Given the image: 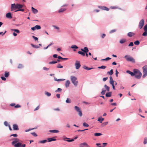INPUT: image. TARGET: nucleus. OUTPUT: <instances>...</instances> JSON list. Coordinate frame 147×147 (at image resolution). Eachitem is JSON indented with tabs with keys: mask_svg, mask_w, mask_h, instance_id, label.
Here are the masks:
<instances>
[{
	"mask_svg": "<svg viewBox=\"0 0 147 147\" xmlns=\"http://www.w3.org/2000/svg\"><path fill=\"white\" fill-rule=\"evenodd\" d=\"M135 74V78L138 79H140L142 76V73L139 70L137 69H134L133 71Z\"/></svg>",
	"mask_w": 147,
	"mask_h": 147,
	"instance_id": "obj_1",
	"label": "nucleus"
},
{
	"mask_svg": "<svg viewBox=\"0 0 147 147\" xmlns=\"http://www.w3.org/2000/svg\"><path fill=\"white\" fill-rule=\"evenodd\" d=\"M25 7L24 5L19 3H17V10L15 11V12L18 11H24V9H23Z\"/></svg>",
	"mask_w": 147,
	"mask_h": 147,
	"instance_id": "obj_2",
	"label": "nucleus"
},
{
	"mask_svg": "<svg viewBox=\"0 0 147 147\" xmlns=\"http://www.w3.org/2000/svg\"><path fill=\"white\" fill-rule=\"evenodd\" d=\"M70 78L72 83L75 86H77L78 83V81H76L77 78L74 76H71L70 77Z\"/></svg>",
	"mask_w": 147,
	"mask_h": 147,
	"instance_id": "obj_3",
	"label": "nucleus"
},
{
	"mask_svg": "<svg viewBox=\"0 0 147 147\" xmlns=\"http://www.w3.org/2000/svg\"><path fill=\"white\" fill-rule=\"evenodd\" d=\"M104 87L105 88V90L103 88L102 89V91L101 92V94L102 95H104L107 91V92H109L110 91V87L107 86L106 84H105L104 86Z\"/></svg>",
	"mask_w": 147,
	"mask_h": 147,
	"instance_id": "obj_4",
	"label": "nucleus"
},
{
	"mask_svg": "<svg viewBox=\"0 0 147 147\" xmlns=\"http://www.w3.org/2000/svg\"><path fill=\"white\" fill-rule=\"evenodd\" d=\"M124 58H125L127 61H130L133 63H135V61L134 59L131 57L127 55H125Z\"/></svg>",
	"mask_w": 147,
	"mask_h": 147,
	"instance_id": "obj_5",
	"label": "nucleus"
},
{
	"mask_svg": "<svg viewBox=\"0 0 147 147\" xmlns=\"http://www.w3.org/2000/svg\"><path fill=\"white\" fill-rule=\"evenodd\" d=\"M74 108L75 110L78 113V114L80 117L82 116V113L81 109L77 106H75Z\"/></svg>",
	"mask_w": 147,
	"mask_h": 147,
	"instance_id": "obj_6",
	"label": "nucleus"
},
{
	"mask_svg": "<svg viewBox=\"0 0 147 147\" xmlns=\"http://www.w3.org/2000/svg\"><path fill=\"white\" fill-rule=\"evenodd\" d=\"M143 74L142 77L145 78L147 76V66L145 65L143 67Z\"/></svg>",
	"mask_w": 147,
	"mask_h": 147,
	"instance_id": "obj_7",
	"label": "nucleus"
},
{
	"mask_svg": "<svg viewBox=\"0 0 147 147\" xmlns=\"http://www.w3.org/2000/svg\"><path fill=\"white\" fill-rule=\"evenodd\" d=\"M144 23V20L143 19L141 20L138 24V28L140 29H141L143 27Z\"/></svg>",
	"mask_w": 147,
	"mask_h": 147,
	"instance_id": "obj_8",
	"label": "nucleus"
},
{
	"mask_svg": "<svg viewBox=\"0 0 147 147\" xmlns=\"http://www.w3.org/2000/svg\"><path fill=\"white\" fill-rule=\"evenodd\" d=\"M16 9H17V3L16 4L15 3L11 4V11H14Z\"/></svg>",
	"mask_w": 147,
	"mask_h": 147,
	"instance_id": "obj_9",
	"label": "nucleus"
},
{
	"mask_svg": "<svg viewBox=\"0 0 147 147\" xmlns=\"http://www.w3.org/2000/svg\"><path fill=\"white\" fill-rule=\"evenodd\" d=\"M75 65L76 69H79L81 66L80 61H76Z\"/></svg>",
	"mask_w": 147,
	"mask_h": 147,
	"instance_id": "obj_10",
	"label": "nucleus"
},
{
	"mask_svg": "<svg viewBox=\"0 0 147 147\" xmlns=\"http://www.w3.org/2000/svg\"><path fill=\"white\" fill-rule=\"evenodd\" d=\"M80 147H91L86 143L84 142L79 144Z\"/></svg>",
	"mask_w": 147,
	"mask_h": 147,
	"instance_id": "obj_11",
	"label": "nucleus"
},
{
	"mask_svg": "<svg viewBox=\"0 0 147 147\" xmlns=\"http://www.w3.org/2000/svg\"><path fill=\"white\" fill-rule=\"evenodd\" d=\"M13 140L12 142V144L13 145H14L20 141L19 139L17 138H14L13 139Z\"/></svg>",
	"mask_w": 147,
	"mask_h": 147,
	"instance_id": "obj_12",
	"label": "nucleus"
},
{
	"mask_svg": "<svg viewBox=\"0 0 147 147\" xmlns=\"http://www.w3.org/2000/svg\"><path fill=\"white\" fill-rule=\"evenodd\" d=\"M98 7L99 8H100L102 10H106L107 11H108L109 10V9L105 6H98Z\"/></svg>",
	"mask_w": 147,
	"mask_h": 147,
	"instance_id": "obj_13",
	"label": "nucleus"
},
{
	"mask_svg": "<svg viewBox=\"0 0 147 147\" xmlns=\"http://www.w3.org/2000/svg\"><path fill=\"white\" fill-rule=\"evenodd\" d=\"M81 50L82 51L85 53H87L89 51L88 48L86 47H84V49H81Z\"/></svg>",
	"mask_w": 147,
	"mask_h": 147,
	"instance_id": "obj_14",
	"label": "nucleus"
},
{
	"mask_svg": "<svg viewBox=\"0 0 147 147\" xmlns=\"http://www.w3.org/2000/svg\"><path fill=\"white\" fill-rule=\"evenodd\" d=\"M13 129L14 130H18L19 129L18 125L16 124L13 125Z\"/></svg>",
	"mask_w": 147,
	"mask_h": 147,
	"instance_id": "obj_15",
	"label": "nucleus"
},
{
	"mask_svg": "<svg viewBox=\"0 0 147 147\" xmlns=\"http://www.w3.org/2000/svg\"><path fill=\"white\" fill-rule=\"evenodd\" d=\"M135 35V34L133 32H128L127 34V35L129 37H131L132 36Z\"/></svg>",
	"mask_w": 147,
	"mask_h": 147,
	"instance_id": "obj_16",
	"label": "nucleus"
},
{
	"mask_svg": "<svg viewBox=\"0 0 147 147\" xmlns=\"http://www.w3.org/2000/svg\"><path fill=\"white\" fill-rule=\"evenodd\" d=\"M14 146L15 147H21L22 146V144L21 142H18L15 144Z\"/></svg>",
	"mask_w": 147,
	"mask_h": 147,
	"instance_id": "obj_17",
	"label": "nucleus"
},
{
	"mask_svg": "<svg viewBox=\"0 0 147 147\" xmlns=\"http://www.w3.org/2000/svg\"><path fill=\"white\" fill-rule=\"evenodd\" d=\"M48 142H51L53 141H55L56 139L55 137H52L51 138H48L47 139Z\"/></svg>",
	"mask_w": 147,
	"mask_h": 147,
	"instance_id": "obj_18",
	"label": "nucleus"
},
{
	"mask_svg": "<svg viewBox=\"0 0 147 147\" xmlns=\"http://www.w3.org/2000/svg\"><path fill=\"white\" fill-rule=\"evenodd\" d=\"M6 17L7 18L11 19L12 18L11 14V13L9 12L6 14Z\"/></svg>",
	"mask_w": 147,
	"mask_h": 147,
	"instance_id": "obj_19",
	"label": "nucleus"
},
{
	"mask_svg": "<svg viewBox=\"0 0 147 147\" xmlns=\"http://www.w3.org/2000/svg\"><path fill=\"white\" fill-rule=\"evenodd\" d=\"M111 95L112 92H110L107 93L105 94V96L107 97H111Z\"/></svg>",
	"mask_w": 147,
	"mask_h": 147,
	"instance_id": "obj_20",
	"label": "nucleus"
},
{
	"mask_svg": "<svg viewBox=\"0 0 147 147\" xmlns=\"http://www.w3.org/2000/svg\"><path fill=\"white\" fill-rule=\"evenodd\" d=\"M70 84V81L69 80L66 81L65 83V86L66 88H67L69 86Z\"/></svg>",
	"mask_w": 147,
	"mask_h": 147,
	"instance_id": "obj_21",
	"label": "nucleus"
},
{
	"mask_svg": "<svg viewBox=\"0 0 147 147\" xmlns=\"http://www.w3.org/2000/svg\"><path fill=\"white\" fill-rule=\"evenodd\" d=\"M32 11L34 13H36L38 12V10L34 8L33 7H31Z\"/></svg>",
	"mask_w": 147,
	"mask_h": 147,
	"instance_id": "obj_22",
	"label": "nucleus"
},
{
	"mask_svg": "<svg viewBox=\"0 0 147 147\" xmlns=\"http://www.w3.org/2000/svg\"><path fill=\"white\" fill-rule=\"evenodd\" d=\"M127 73L130 74L132 76H135V74H134V72H132L129 70L127 71Z\"/></svg>",
	"mask_w": 147,
	"mask_h": 147,
	"instance_id": "obj_23",
	"label": "nucleus"
},
{
	"mask_svg": "<svg viewBox=\"0 0 147 147\" xmlns=\"http://www.w3.org/2000/svg\"><path fill=\"white\" fill-rule=\"evenodd\" d=\"M83 68L88 70H90L94 68L93 67L88 68L86 66H83Z\"/></svg>",
	"mask_w": 147,
	"mask_h": 147,
	"instance_id": "obj_24",
	"label": "nucleus"
},
{
	"mask_svg": "<svg viewBox=\"0 0 147 147\" xmlns=\"http://www.w3.org/2000/svg\"><path fill=\"white\" fill-rule=\"evenodd\" d=\"M104 118H102L101 117H98V121H99L100 123H102V121H104Z\"/></svg>",
	"mask_w": 147,
	"mask_h": 147,
	"instance_id": "obj_25",
	"label": "nucleus"
},
{
	"mask_svg": "<svg viewBox=\"0 0 147 147\" xmlns=\"http://www.w3.org/2000/svg\"><path fill=\"white\" fill-rule=\"evenodd\" d=\"M78 53L80 54L81 55L83 56H84L85 55V53L82 51H79L78 52Z\"/></svg>",
	"mask_w": 147,
	"mask_h": 147,
	"instance_id": "obj_26",
	"label": "nucleus"
},
{
	"mask_svg": "<svg viewBox=\"0 0 147 147\" xmlns=\"http://www.w3.org/2000/svg\"><path fill=\"white\" fill-rule=\"evenodd\" d=\"M66 9L65 8H61L59 10L58 12L59 13H62L65 11Z\"/></svg>",
	"mask_w": 147,
	"mask_h": 147,
	"instance_id": "obj_27",
	"label": "nucleus"
},
{
	"mask_svg": "<svg viewBox=\"0 0 147 147\" xmlns=\"http://www.w3.org/2000/svg\"><path fill=\"white\" fill-rule=\"evenodd\" d=\"M126 41V40L125 39L123 38L121 39L119 41V43L121 44H123Z\"/></svg>",
	"mask_w": 147,
	"mask_h": 147,
	"instance_id": "obj_28",
	"label": "nucleus"
},
{
	"mask_svg": "<svg viewBox=\"0 0 147 147\" xmlns=\"http://www.w3.org/2000/svg\"><path fill=\"white\" fill-rule=\"evenodd\" d=\"M54 80L55 81H57L59 82L61 81H64L65 80V79H57L55 77H54Z\"/></svg>",
	"mask_w": 147,
	"mask_h": 147,
	"instance_id": "obj_29",
	"label": "nucleus"
},
{
	"mask_svg": "<svg viewBox=\"0 0 147 147\" xmlns=\"http://www.w3.org/2000/svg\"><path fill=\"white\" fill-rule=\"evenodd\" d=\"M47 142V140H42L40 141L38 143L40 144H44Z\"/></svg>",
	"mask_w": 147,
	"mask_h": 147,
	"instance_id": "obj_30",
	"label": "nucleus"
},
{
	"mask_svg": "<svg viewBox=\"0 0 147 147\" xmlns=\"http://www.w3.org/2000/svg\"><path fill=\"white\" fill-rule=\"evenodd\" d=\"M107 74H109L110 75H112L113 74V70L111 69L110 71H108Z\"/></svg>",
	"mask_w": 147,
	"mask_h": 147,
	"instance_id": "obj_31",
	"label": "nucleus"
},
{
	"mask_svg": "<svg viewBox=\"0 0 147 147\" xmlns=\"http://www.w3.org/2000/svg\"><path fill=\"white\" fill-rule=\"evenodd\" d=\"M102 134L100 133H96L94 134V136H99L102 135Z\"/></svg>",
	"mask_w": 147,
	"mask_h": 147,
	"instance_id": "obj_32",
	"label": "nucleus"
},
{
	"mask_svg": "<svg viewBox=\"0 0 147 147\" xmlns=\"http://www.w3.org/2000/svg\"><path fill=\"white\" fill-rule=\"evenodd\" d=\"M9 72H8L7 71H5V76L6 78H7L9 76Z\"/></svg>",
	"mask_w": 147,
	"mask_h": 147,
	"instance_id": "obj_33",
	"label": "nucleus"
},
{
	"mask_svg": "<svg viewBox=\"0 0 147 147\" xmlns=\"http://www.w3.org/2000/svg\"><path fill=\"white\" fill-rule=\"evenodd\" d=\"M144 31L142 34V35L144 36H147V30H144Z\"/></svg>",
	"mask_w": 147,
	"mask_h": 147,
	"instance_id": "obj_34",
	"label": "nucleus"
},
{
	"mask_svg": "<svg viewBox=\"0 0 147 147\" xmlns=\"http://www.w3.org/2000/svg\"><path fill=\"white\" fill-rule=\"evenodd\" d=\"M50 131L51 132L53 133H57L59 132V131L58 130H51Z\"/></svg>",
	"mask_w": 147,
	"mask_h": 147,
	"instance_id": "obj_35",
	"label": "nucleus"
},
{
	"mask_svg": "<svg viewBox=\"0 0 147 147\" xmlns=\"http://www.w3.org/2000/svg\"><path fill=\"white\" fill-rule=\"evenodd\" d=\"M36 29L39 30L41 29V27L40 26L36 25L35 26Z\"/></svg>",
	"mask_w": 147,
	"mask_h": 147,
	"instance_id": "obj_36",
	"label": "nucleus"
},
{
	"mask_svg": "<svg viewBox=\"0 0 147 147\" xmlns=\"http://www.w3.org/2000/svg\"><path fill=\"white\" fill-rule=\"evenodd\" d=\"M24 66L21 64H19L18 67V68L19 69H21L23 68Z\"/></svg>",
	"mask_w": 147,
	"mask_h": 147,
	"instance_id": "obj_37",
	"label": "nucleus"
},
{
	"mask_svg": "<svg viewBox=\"0 0 147 147\" xmlns=\"http://www.w3.org/2000/svg\"><path fill=\"white\" fill-rule=\"evenodd\" d=\"M31 45L32 46V47H33L35 48H38L39 47V46L37 45H34L32 44H31Z\"/></svg>",
	"mask_w": 147,
	"mask_h": 147,
	"instance_id": "obj_38",
	"label": "nucleus"
},
{
	"mask_svg": "<svg viewBox=\"0 0 147 147\" xmlns=\"http://www.w3.org/2000/svg\"><path fill=\"white\" fill-rule=\"evenodd\" d=\"M111 59V58H110V57H108L105 59H102L101 60L102 61H107L108 60H110Z\"/></svg>",
	"mask_w": 147,
	"mask_h": 147,
	"instance_id": "obj_39",
	"label": "nucleus"
},
{
	"mask_svg": "<svg viewBox=\"0 0 147 147\" xmlns=\"http://www.w3.org/2000/svg\"><path fill=\"white\" fill-rule=\"evenodd\" d=\"M83 126L86 127H88L89 126V125L87 123H86L85 122H84L83 123L82 125Z\"/></svg>",
	"mask_w": 147,
	"mask_h": 147,
	"instance_id": "obj_40",
	"label": "nucleus"
},
{
	"mask_svg": "<svg viewBox=\"0 0 147 147\" xmlns=\"http://www.w3.org/2000/svg\"><path fill=\"white\" fill-rule=\"evenodd\" d=\"M62 89L61 88H58L55 91V92H61L62 91Z\"/></svg>",
	"mask_w": 147,
	"mask_h": 147,
	"instance_id": "obj_41",
	"label": "nucleus"
},
{
	"mask_svg": "<svg viewBox=\"0 0 147 147\" xmlns=\"http://www.w3.org/2000/svg\"><path fill=\"white\" fill-rule=\"evenodd\" d=\"M134 43L135 45H138L140 44V42L139 40H137L134 42Z\"/></svg>",
	"mask_w": 147,
	"mask_h": 147,
	"instance_id": "obj_42",
	"label": "nucleus"
},
{
	"mask_svg": "<svg viewBox=\"0 0 147 147\" xmlns=\"http://www.w3.org/2000/svg\"><path fill=\"white\" fill-rule=\"evenodd\" d=\"M71 48L72 49H77L78 48V47L77 46L75 45H72L71 47Z\"/></svg>",
	"mask_w": 147,
	"mask_h": 147,
	"instance_id": "obj_43",
	"label": "nucleus"
},
{
	"mask_svg": "<svg viewBox=\"0 0 147 147\" xmlns=\"http://www.w3.org/2000/svg\"><path fill=\"white\" fill-rule=\"evenodd\" d=\"M66 102L67 103H70L71 102V100L69 98H67L66 100Z\"/></svg>",
	"mask_w": 147,
	"mask_h": 147,
	"instance_id": "obj_44",
	"label": "nucleus"
},
{
	"mask_svg": "<svg viewBox=\"0 0 147 147\" xmlns=\"http://www.w3.org/2000/svg\"><path fill=\"white\" fill-rule=\"evenodd\" d=\"M107 144V143H103L102 144V145L99 146V147H105Z\"/></svg>",
	"mask_w": 147,
	"mask_h": 147,
	"instance_id": "obj_45",
	"label": "nucleus"
},
{
	"mask_svg": "<svg viewBox=\"0 0 147 147\" xmlns=\"http://www.w3.org/2000/svg\"><path fill=\"white\" fill-rule=\"evenodd\" d=\"M106 67V66L104 65H102L101 66L98 67V68L99 69H105Z\"/></svg>",
	"mask_w": 147,
	"mask_h": 147,
	"instance_id": "obj_46",
	"label": "nucleus"
},
{
	"mask_svg": "<svg viewBox=\"0 0 147 147\" xmlns=\"http://www.w3.org/2000/svg\"><path fill=\"white\" fill-rule=\"evenodd\" d=\"M45 94L48 96H51V93L48 92H45Z\"/></svg>",
	"mask_w": 147,
	"mask_h": 147,
	"instance_id": "obj_47",
	"label": "nucleus"
},
{
	"mask_svg": "<svg viewBox=\"0 0 147 147\" xmlns=\"http://www.w3.org/2000/svg\"><path fill=\"white\" fill-rule=\"evenodd\" d=\"M57 62V61H52L49 62V64H53L56 63Z\"/></svg>",
	"mask_w": 147,
	"mask_h": 147,
	"instance_id": "obj_48",
	"label": "nucleus"
},
{
	"mask_svg": "<svg viewBox=\"0 0 147 147\" xmlns=\"http://www.w3.org/2000/svg\"><path fill=\"white\" fill-rule=\"evenodd\" d=\"M143 143L144 144H145L147 143V138H145L144 140Z\"/></svg>",
	"mask_w": 147,
	"mask_h": 147,
	"instance_id": "obj_49",
	"label": "nucleus"
},
{
	"mask_svg": "<svg viewBox=\"0 0 147 147\" xmlns=\"http://www.w3.org/2000/svg\"><path fill=\"white\" fill-rule=\"evenodd\" d=\"M31 134L34 136L35 137H36L37 136L35 132H33L32 133H31Z\"/></svg>",
	"mask_w": 147,
	"mask_h": 147,
	"instance_id": "obj_50",
	"label": "nucleus"
},
{
	"mask_svg": "<svg viewBox=\"0 0 147 147\" xmlns=\"http://www.w3.org/2000/svg\"><path fill=\"white\" fill-rule=\"evenodd\" d=\"M116 30L115 29H113V30H112L110 31V32H109V33L111 34L115 32L116 31Z\"/></svg>",
	"mask_w": 147,
	"mask_h": 147,
	"instance_id": "obj_51",
	"label": "nucleus"
},
{
	"mask_svg": "<svg viewBox=\"0 0 147 147\" xmlns=\"http://www.w3.org/2000/svg\"><path fill=\"white\" fill-rule=\"evenodd\" d=\"M21 107V106L19 104H17L16 105H15L14 106V107L15 108H20Z\"/></svg>",
	"mask_w": 147,
	"mask_h": 147,
	"instance_id": "obj_52",
	"label": "nucleus"
},
{
	"mask_svg": "<svg viewBox=\"0 0 147 147\" xmlns=\"http://www.w3.org/2000/svg\"><path fill=\"white\" fill-rule=\"evenodd\" d=\"M57 68H62L63 67V66L61 65L60 64H59L57 66Z\"/></svg>",
	"mask_w": 147,
	"mask_h": 147,
	"instance_id": "obj_53",
	"label": "nucleus"
},
{
	"mask_svg": "<svg viewBox=\"0 0 147 147\" xmlns=\"http://www.w3.org/2000/svg\"><path fill=\"white\" fill-rule=\"evenodd\" d=\"M144 30H147V24L145 25L144 27Z\"/></svg>",
	"mask_w": 147,
	"mask_h": 147,
	"instance_id": "obj_54",
	"label": "nucleus"
},
{
	"mask_svg": "<svg viewBox=\"0 0 147 147\" xmlns=\"http://www.w3.org/2000/svg\"><path fill=\"white\" fill-rule=\"evenodd\" d=\"M134 45L133 43L132 42H130L128 45L129 47L133 46Z\"/></svg>",
	"mask_w": 147,
	"mask_h": 147,
	"instance_id": "obj_55",
	"label": "nucleus"
},
{
	"mask_svg": "<svg viewBox=\"0 0 147 147\" xmlns=\"http://www.w3.org/2000/svg\"><path fill=\"white\" fill-rule=\"evenodd\" d=\"M10 136H13V137H17L18 136V135L17 134H11Z\"/></svg>",
	"mask_w": 147,
	"mask_h": 147,
	"instance_id": "obj_56",
	"label": "nucleus"
},
{
	"mask_svg": "<svg viewBox=\"0 0 147 147\" xmlns=\"http://www.w3.org/2000/svg\"><path fill=\"white\" fill-rule=\"evenodd\" d=\"M4 125H5V126H8V125H9L7 122L6 121H5L4 122Z\"/></svg>",
	"mask_w": 147,
	"mask_h": 147,
	"instance_id": "obj_57",
	"label": "nucleus"
},
{
	"mask_svg": "<svg viewBox=\"0 0 147 147\" xmlns=\"http://www.w3.org/2000/svg\"><path fill=\"white\" fill-rule=\"evenodd\" d=\"M115 81H111V82H109L110 84L112 86L113 85H114V82Z\"/></svg>",
	"mask_w": 147,
	"mask_h": 147,
	"instance_id": "obj_58",
	"label": "nucleus"
},
{
	"mask_svg": "<svg viewBox=\"0 0 147 147\" xmlns=\"http://www.w3.org/2000/svg\"><path fill=\"white\" fill-rule=\"evenodd\" d=\"M88 129H84V130H80V129H78V130H77V131H78V132H80V131H84L85 130H88Z\"/></svg>",
	"mask_w": 147,
	"mask_h": 147,
	"instance_id": "obj_59",
	"label": "nucleus"
},
{
	"mask_svg": "<svg viewBox=\"0 0 147 147\" xmlns=\"http://www.w3.org/2000/svg\"><path fill=\"white\" fill-rule=\"evenodd\" d=\"M32 37L35 40H37L38 39V38L33 36H32Z\"/></svg>",
	"mask_w": 147,
	"mask_h": 147,
	"instance_id": "obj_60",
	"label": "nucleus"
},
{
	"mask_svg": "<svg viewBox=\"0 0 147 147\" xmlns=\"http://www.w3.org/2000/svg\"><path fill=\"white\" fill-rule=\"evenodd\" d=\"M53 27L54 28L57 29V30H59V27H58L56 26H55V25L53 26Z\"/></svg>",
	"mask_w": 147,
	"mask_h": 147,
	"instance_id": "obj_61",
	"label": "nucleus"
},
{
	"mask_svg": "<svg viewBox=\"0 0 147 147\" xmlns=\"http://www.w3.org/2000/svg\"><path fill=\"white\" fill-rule=\"evenodd\" d=\"M1 79L3 81H5L6 80V78H5V77L3 76L1 77Z\"/></svg>",
	"mask_w": 147,
	"mask_h": 147,
	"instance_id": "obj_62",
	"label": "nucleus"
},
{
	"mask_svg": "<svg viewBox=\"0 0 147 147\" xmlns=\"http://www.w3.org/2000/svg\"><path fill=\"white\" fill-rule=\"evenodd\" d=\"M109 79H110V81H109V82H111V81H113L114 80H113V78L112 77V76H111L110 77H109Z\"/></svg>",
	"mask_w": 147,
	"mask_h": 147,
	"instance_id": "obj_63",
	"label": "nucleus"
},
{
	"mask_svg": "<svg viewBox=\"0 0 147 147\" xmlns=\"http://www.w3.org/2000/svg\"><path fill=\"white\" fill-rule=\"evenodd\" d=\"M108 77L104 78H103L102 80L103 81H105L108 79Z\"/></svg>",
	"mask_w": 147,
	"mask_h": 147,
	"instance_id": "obj_64",
	"label": "nucleus"
}]
</instances>
